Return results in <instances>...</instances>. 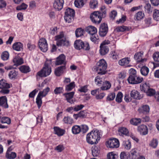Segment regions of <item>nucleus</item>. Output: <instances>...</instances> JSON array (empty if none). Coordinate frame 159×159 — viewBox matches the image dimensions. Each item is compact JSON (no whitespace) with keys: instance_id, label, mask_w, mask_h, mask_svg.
Instances as JSON below:
<instances>
[{"instance_id":"f257e3e1","label":"nucleus","mask_w":159,"mask_h":159,"mask_svg":"<svg viewBox=\"0 0 159 159\" xmlns=\"http://www.w3.org/2000/svg\"><path fill=\"white\" fill-rule=\"evenodd\" d=\"M101 135V132L99 130H93L87 134V142L91 144H96L100 139Z\"/></svg>"},{"instance_id":"f03ea898","label":"nucleus","mask_w":159,"mask_h":159,"mask_svg":"<svg viewBox=\"0 0 159 159\" xmlns=\"http://www.w3.org/2000/svg\"><path fill=\"white\" fill-rule=\"evenodd\" d=\"M106 16V10L101 8V11H96L92 13L90 16V18L92 22L95 24H98L101 23L102 18H105Z\"/></svg>"},{"instance_id":"7ed1b4c3","label":"nucleus","mask_w":159,"mask_h":159,"mask_svg":"<svg viewBox=\"0 0 159 159\" xmlns=\"http://www.w3.org/2000/svg\"><path fill=\"white\" fill-rule=\"evenodd\" d=\"M47 61H49V63H45L44 67L40 71L38 72L37 75L40 77H45L49 75L52 72V69L49 65H51L52 59L47 60Z\"/></svg>"},{"instance_id":"20e7f679","label":"nucleus","mask_w":159,"mask_h":159,"mask_svg":"<svg viewBox=\"0 0 159 159\" xmlns=\"http://www.w3.org/2000/svg\"><path fill=\"white\" fill-rule=\"evenodd\" d=\"M107 63L106 61L102 59L100 60L97 63L95 69L98 74L100 75L105 74L107 72Z\"/></svg>"},{"instance_id":"39448f33","label":"nucleus","mask_w":159,"mask_h":159,"mask_svg":"<svg viewBox=\"0 0 159 159\" xmlns=\"http://www.w3.org/2000/svg\"><path fill=\"white\" fill-rule=\"evenodd\" d=\"M106 145L107 147L110 148H117L119 146V140L116 138L110 139L106 142Z\"/></svg>"},{"instance_id":"423d86ee","label":"nucleus","mask_w":159,"mask_h":159,"mask_svg":"<svg viewBox=\"0 0 159 159\" xmlns=\"http://www.w3.org/2000/svg\"><path fill=\"white\" fill-rule=\"evenodd\" d=\"M67 61L66 60V57L63 54H61L57 57L55 61L56 66L65 65L66 66Z\"/></svg>"},{"instance_id":"0eeeda50","label":"nucleus","mask_w":159,"mask_h":159,"mask_svg":"<svg viewBox=\"0 0 159 159\" xmlns=\"http://www.w3.org/2000/svg\"><path fill=\"white\" fill-rule=\"evenodd\" d=\"M39 46L41 51L44 52H46L48 49V44L46 39L44 38H42L39 40Z\"/></svg>"},{"instance_id":"6e6552de","label":"nucleus","mask_w":159,"mask_h":159,"mask_svg":"<svg viewBox=\"0 0 159 159\" xmlns=\"http://www.w3.org/2000/svg\"><path fill=\"white\" fill-rule=\"evenodd\" d=\"M108 30V27L107 24L105 23L102 24L99 30V35L102 37H104L107 34Z\"/></svg>"},{"instance_id":"1a4fd4ad","label":"nucleus","mask_w":159,"mask_h":159,"mask_svg":"<svg viewBox=\"0 0 159 159\" xmlns=\"http://www.w3.org/2000/svg\"><path fill=\"white\" fill-rule=\"evenodd\" d=\"M129 159H138L140 157H143L140 155L136 148H134L131 150L129 152Z\"/></svg>"},{"instance_id":"9d476101","label":"nucleus","mask_w":159,"mask_h":159,"mask_svg":"<svg viewBox=\"0 0 159 159\" xmlns=\"http://www.w3.org/2000/svg\"><path fill=\"white\" fill-rule=\"evenodd\" d=\"M149 107L147 105L142 106L138 109V111L140 114L145 115L149 113Z\"/></svg>"},{"instance_id":"9b49d317","label":"nucleus","mask_w":159,"mask_h":159,"mask_svg":"<svg viewBox=\"0 0 159 159\" xmlns=\"http://www.w3.org/2000/svg\"><path fill=\"white\" fill-rule=\"evenodd\" d=\"M131 97L137 100H140L143 97V95L140 94L139 93L137 90H133L130 93Z\"/></svg>"},{"instance_id":"f8f14e48","label":"nucleus","mask_w":159,"mask_h":159,"mask_svg":"<svg viewBox=\"0 0 159 159\" xmlns=\"http://www.w3.org/2000/svg\"><path fill=\"white\" fill-rule=\"evenodd\" d=\"M64 3V0H54L53 6L56 9L60 11L63 8Z\"/></svg>"},{"instance_id":"ddd939ff","label":"nucleus","mask_w":159,"mask_h":159,"mask_svg":"<svg viewBox=\"0 0 159 159\" xmlns=\"http://www.w3.org/2000/svg\"><path fill=\"white\" fill-rule=\"evenodd\" d=\"M75 93L74 92H71L69 93H66L63 94V95L66 98V100L67 102L72 104L74 103V101L72 99Z\"/></svg>"},{"instance_id":"4468645a","label":"nucleus","mask_w":159,"mask_h":159,"mask_svg":"<svg viewBox=\"0 0 159 159\" xmlns=\"http://www.w3.org/2000/svg\"><path fill=\"white\" fill-rule=\"evenodd\" d=\"M66 69V66L65 65L58 66L55 69L54 74L56 76H60L64 73Z\"/></svg>"},{"instance_id":"2eb2a0df","label":"nucleus","mask_w":159,"mask_h":159,"mask_svg":"<svg viewBox=\"0 0 159 159\" xmlns=\"http://www.w3.org/2000/svg\"><path fill=\"white\" fill-rule=\"evenodd\" d=\"M134 80H131V79H127L128 83L131 84H138L142 83L143 80V77H141L137 75L134 77Z\"/></svg>"},{"instance_id":"dca6fc26","label":"nucleus","mask_w":159,"mask_h":159,"mask_svg":"<svg viewBox=\"0 0 159 159\" xmlns=\"http://www.w3.org/2000/svg\"><path fill=\"white\" fill-rule=\"evenodd\" d=\"M138 130L142 135H145L148 133V128L147 126L144 125H142L138 126Z\"/></svg>"},{"instance_id":"f3484780","label":"nucleus","mask_w":159,"mask_h":159,"mask_svg":"<svg viewBox=\"0 0 159 159\" xmlns=\"http://www.w3.org/2000/svg\"><path fill=\"white\" fill-rule=\"evenodd\" d=\"M85 31L91 35H93L96 34L97 32L96 27L91 25L85 28Z\"/></svg>"},{"instance_id":"a211bd4d","label":"nucleus","mask_w":159,"mask_h":159,"mask_svg":"<svg viewBox=\"0 0 159 159\" xmlns=\"http://www.w3.org/2000/svg\"><path fill=\"white\" fill-rule=\"evenodd\" d=\"M0 89H9L12 87L11 84H9L7 83L6 80L2 79L0 80Z\"/></svg>"},{"instance_id":"6ab92c4d","label":"nucleus","mask_w":159,"mask_h":159,"mask_svg":"<svg viewBox=\"0 0 159 159\" xmlns=\"http://www.w3.org/2000/svg\"><path fill=\"white\" fill-rule=\"evenodd\" d=\"M0 106H2L5 108L8 107V105L7 103V99L6 96L0 97Z\"/></svg>"},{"instance_id":"aec40b11","label":"nucleus","mask_w":159,"mask_h":159,"mask_svg":"<svg viewBox=\"0 0 159 159\" xmlns=\"http://www.w3.org/2000/svg\"><path fill=\"white\" fill-rule=\"evenodd\" d=\"M13 61L14 65L18 66L24 63L23 58L20 57L18 55L16 56L13 59Z\"/></svg>"},{"instance_id":"412c9836","label":"nucleus","mask_w":159,"mask_h":159,"mask_svg":"<svg viewBox=\"0 0 159 159\" xmlns=\"http://www.w3.org/2000/svg\"><path fill=\"white\" fill-rule=\"evenodd\" d=\"M69 42L65 38L62 39L60 40L57 41L56 43V45L58 47L62 46H68L69 45Z\"/></svg>"},{"instance_id":"4be33fe9","label":"nucleus","mask_w":159,"mask_h":159,"mask_svg":"<svg viewBox=\"0 0 159 159\" xmlns=\"http://www.w3.org/2000/svg\"><path fill=\"white\" fill-rule=\"evenodd\" d=\"M13 49L16 51H20L23 50V45L20 42H16L12 45Z\"/></svg>"},{"instance_id":"5701e85b","label":"nucleus","mask_w":159,"mask_h":159,"mask_svg":"<svg viewBox=\"0 0 159 159\" xmlns=\"http://www.w3.org/2000/svg\"><path fill=\"white\" fill-rule=\"evenodd\" d=\"M53 129L55 134H57L58 136L63 135L66 132L65 129H61L58 127H54Z\"/></svg>"},{"instance_id":"b1692460","label":"nucleus","mask_w":159,"mask_h":159,"mask_svg":"<svg viewBox=\"0 0 159 159\" xmlns=\"http://www.w3.org/2000/svg\"><path fill=\"white\" fill-rule=\"evenodd\" d=\"M118 132L119 134L121 136H124V135L127 136L129 133L128 129L126 128L123 127H119Z\"/></svg>"},{"instance_id":"393cba45","label":"nucleus","mask_w":159,"mask_h":159,"mask_svg":"<svg viewBox=\"0 0 159 159\" xmlns=\"http://www.w3.org/2000/svg\"><path fill=\"white\" fill-rule=\"evenodd\" d=\"M129 76L127 79H130L131 80H134V77L137 75L136 70L133 68H131L129 70Z\"/></svg>"},{"instance_id":"a878e982","label":"nucleus","mask_w":159,"mask_h":159,"mask_svg":"<svg viewBox=\"0 0 159 159\" xmlns=\"http://www.w3.org/2000/svg\"><path fill=\"white\" fill-rule=\"evenodd\" d=\"M99 52L101 55H104L109 52V49L108 46H103L100 45Z\"/></svg>"},{"instance_id":"bb28decb","label":"nucleus","mask_w":159,"mask_h":159,"mask_svg":"<svg viewBox=\"0 0 159 159\" xmlns=\"http://www.w3.org/2000/svg\"><path fill=\"white\" fill-rule=\"evenodd\" d=\"M150 88V84L149 83H145L141 84L140 85V89L142 91L146 93Z\"/></svg>"},{"instance_id":"cd10ccee","label":"nucleus","mask_w":159,"mask_h":159,"mask_svg":"<svg viewBox=\"0 0 159 159\" xmlns=\"http://www.w3.org/2000/svg\"><path fill=\"white\" fill-rule=\"evenodd\" d=\"M130 61L128 57H125L120 60L118 63L121 66H126L129 63Z\"/></svg>"},{"instance_id":"c85d7f7f","label":"nucleus","mask_w":159,"mask_h":159,"mask_svg":"<svg viewBox=\"0 0 159 159\" xmlns=\"http://www.w3.org/2000/svg\"><path fill=\"white\" fill-rule=\"evenodd\" d=\"M18 72L15 70H11L8 74V76L10 79H15L17 78Z\"/></svg>"},{"instance_id":"c756f323","label":"nucleus","mask_w":159,"mask_h":159,"mask_svg":"<svg viewBox=\"0 0 159 159\" xmlns=\"http://www.w3.org/2000/svg\"><path fill=\"white\" fill-rule=\"evenodd\" d=\"M80 126L75 125L73 126L71 129L72 133L74 134H77L81 132V129Z\"/></svg>"},{"instance_id":"7c9ffc66","label":"nucleus","mask_w":159,"mask_h":159,"mask_svg":"<svg viewBox=\"0 0 159 159\" xmlns=\"http://www.w3.org/2000/svg\"><path fill=\"white\" fill-rule=\"evenodd\" d=\"M103 86L100 88L101 90H105L109 89L111 87V83L108 81H105L102 83Z\"/></svg>"},{"instance_id":"2f4dec72","label":"nucleus","mask_w":159,"mask_h":159,"mask_svg":"<svg viewBox=\"0 0 159 159\" xmlns=\"http://www.w3.org/2000/svg\"><path fill=\"white\" fill-rule=\"evenodd\" d=\"M42 95H41V94L39 93L36 98V103L38 106L39 108L42 105V98L43 97Z\"/></svg>"},{"instance_id":"473e14b6","label":"nucleus","mask_w":159,"mask_h":159,"mask_svg":"<svg viewBox=\"0 0 159 159\" xmlns=\"http://www.w3.org/2000/svg\"><path fill=\"white\" fill-rule=\"evenodd\" d=\"M144 16V13L142 11H139L135 15L134 17L135 20H139L143 19Z\"/></svg>"},{"instance_id":"72a5a7b5","label":"nucleus","mask_w":159,"mask_h":159,"mask_svg":"<svg viewBox=\"0 0 159 159\" xmlns=\"http://www.w3.org/2000/svg\"><path fill=\"white\" fill-rule=\"evenodd\" d=\"M83 41L81 40H76L74 43V45L75 48L77 50L81 49L82 46V43Z\"/></svg>"},{"instance_id":"f704fd0d","label":"nucleus","mask_w":159,"mask_h":159,"mask_svg":"<svg viewBox=\"0 0 159 159\" xmlns=\"http://www.w3.org/2000/svg\"><path fill=\"white\" fill-rule=\"evenodd\" d=\"M129 29L128 27L123 25L118 26L115 29V31H116L117 32H124L125 31H129Z\"/></svg>"},{"instance_id":"c9c22d12","label":"nucleus","mask_w":159,"mask_h":159,"mask_svg":"<svg viewBox=\"0 0 159 159\" xmlns=\"http://www.w3.org/2000/svg\"><path fill=\"white\" fill-rule=\"evenodd\" d=\"M20 70L23 73H26L30 72V70L28 66L23 65L21 66L19 68Z\"/></svg>"},{"instance_id":"e433bc0d","label":"nucleus","mask_w":159,"mask_h":159,"mask_svg":"<svg viewBox=\"0 0 159 159\" xmlns=\"http://www.w3.org/2000/svg\"><path fill=\"white\" fill-rule=\"evenodd\" d=\"M75 86V82H72L69 84H67L65 86V90L67 92L71 91Z\"/></svg>"},{"instance_id":"4c0bfd02","label":"nucleus","mask_w":159,"mask_h":159,"mask_svg":"<svg viewBox=\"0 0 159 159\" xmlns=\"http://www.w3.org/2000/svg\"><path fill=\"white\" fill-rule=\"evenodd\" d=\"M16 157V153L13 152H9L8 151H7L6 154V157L9 159H14Z\"/></svg>"},{"instance_id":"58836bf2","label":"nucleus","mask_w":159,"mask_h":159,"mask_svg":"<svg viewBox=\"0 0 159 159\" xmlns=\"http://www.w3.org/2000/svg\"><path fill=\"white\" fill-rule=\"evenodd\" d=\"M149 72L148 68L146 66H143L140 69V72L141 74L144 76H147Z\"/></svg>"},{"instance_id":"ea45409f","label":"nucleus","mask_w":159,"mask_h":159,"mask_svg":"<svg viewBox=\"0 0 159 159\" xmlns=\"http://www.w3.org/2000/svg\"><path fill=\"white\" fill-rule=\"evenodd\" d=\"M84 30L82 28H78L75 31V34L76 37H81L84 35Z\"/></svg>"},{"instance_id":"a19ab883","label":"nucleus","mask_w":159,"mask_h":159,"mask_svg":"<svg viewBox=\"0 0 159 159\" xmlns=\"http://www.w3.org/2000/svg\"><path fill=\"white\" fill-rule=\"evenodd\" d=\"M92 153L94 157H97L99 154L98 149L96 145H94L92 148Z\"/></svg>"},{"instance_id":"79ce46f5","label":"nucleus","mask_w":159,"mask_h":159,"mask_svg":"<svg viewBox=\"0 0 159 159\" xmlns=\"http://www.w3.org/2000/svg\"><path fill=\"white\" fill-rule=\"evenodd\" d=\"M65 15L75 16V11L73 9L70 8H68L65 11Z\"/></svg>"},{"instance_id":"37998d69","label":"nucleus","mask_w":159,"mask_h":159,"mask_svg":"<svg viewBox=\"0 0 159 159\" xmlns=\"http://www.w3.org/2000/svg\"><path fill=\"white\" fill-rule=\"evenodd\" d=\"M141 122V120L140 118H133L130 120V122L132 125H137L140 124Z\"/></svg>"},{"instance_id":"c03bdc74","label":"nucleus","mask_w":159,"mask_h":159,"mask_svg":"<svg viewBox=\"0 0 159 159\" xmlns=\"http://www.w3.org/2000/svg\"><path fill=\"white\" fill-rule=\"evenodd\" d=\"M63 120L64 123L66 124H71L73 123V119L69 116L65 117Z\"/></svg>"},{"instance_id":"a18cd8bd","label":"nucleus","mask_w":159,"mask_h":159,"mask_svg":"<svg viewBox=\"0 0 159 159\" xmlns=\"http://www.w3.org/2000/svg\"><path fill=\"white\" fill-rule=\"evenodd\" d=\"M84 0H76L74 2L75 6L78 8L82 7L84 4Z\"/></svg>"},{"instance_id":"49530a36","label":"nucleus","mask_w":159,"mask_h":159,"mask_svg":"<svg viewBox=\"0 0 159 159\" xmlns=\"http://www.w3.org/2000/svg\"><path fill=\"white\" fill-rule=\"evenodd\" d=\"M107 157L108 159H116L118 158V156L117 154L111 152L107 154Z\"/></svg>"},{"instance_id":"de8ad7c7","label":"nucleus","mask_w":159,"mask_h":159,"mask_svg":"<svg viewBox=\"0 0 159 159\" xmlns=\"http://www.w3.org/2000/svg\"><path fill=\"white\" fill-rule=\"evenodd\" d=\"M153 17L154 20L159 21V10L155 9L153 12Z\"/></svg>"},{"instance_id":"09e8293b","label":"nucleus","mask_w":159,"mask_h":159,"mask_svg":"<svg viewBox=\"0 0 159 159\" xmlns=\"http://www.w3.org/2000/svg\"><path fill=\"white\" fill-rule=\"evenodd\" d=\"M1 123L2 124L7 123L9 125L11 123V120L8 117H3L2 118Z\"/></svg>"},{"instance_id":"8fccbe9b","label":"nucleus","mask_w":159,"mask_h":159,"mask_svg":"<svg viewBox=\"0 0 159 159\" xmlns=\"http://www.w3.org/2000/svg\"><path fill=\"white\" fill-rule=\"evenodd\" d=\"M98 5V2L97 0H91L90 1L89 5L91 8L94 9L97 7Z\"/></svg>"},{"instance_id":"3c124183","label":"nucleus","mask_w":159,"mask_h":159,"mask_svg":"<svg viewBox=\"0 0 159 159\" xmlns=\"http://www.w3.org/2000/svg\"><path fill=\"white\" fill-rule=\"evenodd\" d=\"M101 91H98L96 94L95 98L97 100L102 99L106 95V93L104 92H101Z\"/></svg>"},{"instance_id":"603ef678","label":"nucleus","mask_w":159,"mask_h":159,"mask_svg":"<svg viewBox=\"0 0 159 159\" xmlns=\"http://www.w3.org/2000/svg\"><path fill=\"white\" fill-rule=\"evenodd\" d=\"M144 8L145 9V11L149 14L151 13L152 12V10L151 8V5L149 3L146 4L144 7Z\"/></svg>"},{"instance_id":"864d4df0","label":"nucleus","mask_w":159,"mask_h":159,"mask_svg":"<svg viewBox=\"0 0 159 159\" xmlns=\"http://www.w3.org/2000/svg\"><path fill=\"white\" fill-rule=\"evenodd\" d=\"M64 91L63 88L61 87H57L54 90V93L55 94L62 93Z\"/></svg>"},{"instance_id":"5fc2aeb1","label":"nucleus","mask_w":159,"mask_h":159,"mask_svg":"<svg viewBox=\"0 0 159 159\" xmlns=\"http://www.w3.org/2000/svg\"><path fill=\"white\" fill-rule=\"evenodd\" d=\"M74 16L65 15L64 16L65 20L66 22L70 23L74 20Z\"/></svg>"},{"instance_id":"6e6d98bb","label":"nucleus","mask_w":159,"mask_h":159,"mask_svg":"<svg viewBox=\"0 0 159 159\" xmlns=\"http://www.w3.org/2000/svg\"><path fill=\"white\" fill-rule=\"evenodd\" d=\"M82 46L81 49H83L86 51H88L90 49V47L88 43L87 42H84L82 43Z\"/></svg>"},{"instance_id":"4d7b16f0","label":"nucleus","mask_w":159,"mask_h":159,"mask_svg":"<svg viewBox=\"0 0 159 159\" xmlns=\"http://www.w3.org/2000/svg\"><path fill=\"white\" fill-rule=\"evenodd\" d=\"M116 95L114 93H111L109 94L106 98V101H111L113 100L115 97Z\"/></svg>"},{"instance_id":"13d9d810","label":"nucleus","mask_w":159,"mask_h":159,"mask_svg":"<svg viewBox=\"0 0 159 159\" xmlns=\"http://www.w3.org/2000/svg\"><path fill=\"white\" fill-rule=\"evenodd\" d=\"M146 93L148 96H152L155 94L156 91L154 89L150 88L149 90L146 92Z\"/></svg>"},{"instance_id":"bf43d9fd","label":"nucleus","mask_w":159,"mask_h":159,"mask_svg":"<svg viewBox=\"0 0 159 159\" xmlns=\"http://www.w3.org/2000/svg\"><path fill=\"white\" fill-rule=\"evenodd\" d=\"M123 94L121 92H119L117 94L116 98V101L118 102H121L122 101Z\"/></svg>"},{"instance_id":"052dcab7","label":"nucleus","mask_w":159,"mask_h":159,"mask_svg":"<svg viewBox=\"0 0 159 159\" xmlns=\"http://www.w3.org/2000/svg\"><path fill=\"white\" fill-rule=\"evenodd\" d=\"M9 57V54L8 52L7 51H5L2 54L1 58L4 60L5 61L7 60Z\"/></svg>"},{"instance_id":"680f3d73","label":"nucleus","mask_w":159,"mask_h":159,"mask_svg":"<svg viewBox=\"0 0 159 159\" xmlns=\"http://www.w3.org/2000/svg\"><path fill=\"white\" fill-rule=\"evenodd\" d=\"M120 159H128L129 158V152H122L120 155Z\"/></svg>"},{"instance_id":"e2e57ef3","label":"nucleus","mask_w":159,"mask_h":159,"mask_svg":"<svg viewBox=\"0 0 159 159\" xmlns=\"http://www.w3.org/2000/svg\"><path fill=\"white\" fill-rule=\"evenodd\" d=\"M81 127V131L83 134L87 132L89 129L88 126L85 125H82L80 126Z\"/></svg>"},{"instance_id":"0e129e2a","label":"nucleus","mask_w":159,"mask_h":159,"mask_svg":"<svg viewBox=\"0 0 159 159\" xmlns=\"http://www.w3.org/2000/svg\"><path fill=\"white\" fill-rule=\"evenodd\" d=\"M27 5L23 3L17 6L16 7V9L17 10H25L27 8Z\"/></svg>"},{"instance_id":"69168bd1","label":"nucleus","mask_w":159,"mask_h":159,"mask_svg":"<svg viewBox=\"0 0 159 159\" xmlns=\"http://www.w3.org/2000/svg\"><path fill=\"white\" fill-rule=\"evenodd\" d=\"M50 90V88L48 87H47L46 89H44L43 91H40L39 93L41 94V95L43 97H45L47 94L48 93Z\"/></svg>"},{"instance_id":"338daca9","label":"nucleus","mask_w":159,"mask_h":159,"mask_svg":"<svg viewBox=\"0 0 159 159\" xmlns=\"http://www.w3.org/2000/svg\"><path fill=\"white\" fill-rule=\"evenodd\" d=\"M158 141L156 139L152 140L150 143V145L154 148H156L158 144Z\"/></svg>"},{"instance_id":"774afa93","label":"nucleus","mask_w":159,"mask_h":159,"mask_svg":"<svg viewBox=\"0 0 159 159\" xmlns=\"http://www.w3.org/2000/svg\"><path fill=\"white\" fill-rule=\"evenodd\" d=\"M153 58L155 61L159 62V52H157L154 53L153 55Z\"/></svg>"}]
</instances>
